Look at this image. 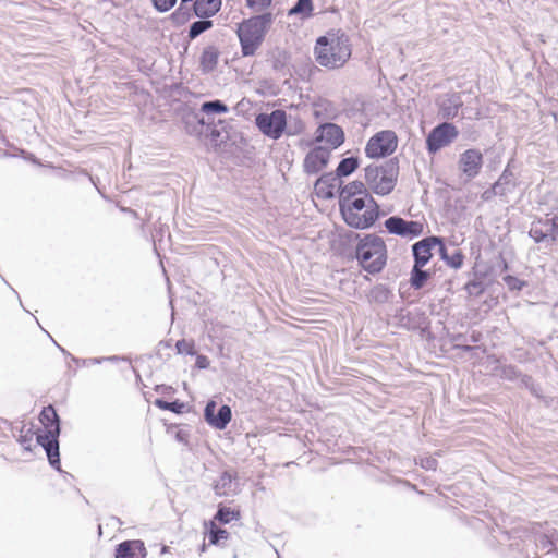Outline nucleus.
I'll use <instances>...</instances> for the list:
<instances>
[{"label":"nucleus","mask_w":558,"mask_h":558,"mask_svg":"<svg viewBox=\"0 0 558 558\" xmlns=\"http://www.w3.org/2000/svg\"><path fill=\"white\" fill-rule=\"evenodd\" d=\"M201 111L204 113H227L229 108L221 100L206 101L202 105Z\"/></svg>","instance_id":"a18cd8bd"},{"label":"nucleus","mask_w":558,"mask_h":558,"mask_svg":"<svg viewBox=\"0 0 558 558\" xmlns=\"http://www.w3.org/2000/svg\"><path fill=\"white\" fill-rule=\"evenodd\" d=\"M440 454V450H437L434 456L428 457H421V469H424L426 471H436L438 466V461L436 459V456Z\"/></svg>","instance_id":"8fccbe9b"},{"label":"nucleus","mask_w":558,"mask_h":558,"mask_svg":"<svg viewBox=\"0 0 558 558\" xmlns=\"http://www.w3.org/2000/svg\"><path fill=\"white\" fill-rule=\"evenodd\" d=\"M330 158V149L323 147V146H316L313 149H311L304 159V171L307 174H316L320 170H323Z\"/></svg>","instance_id":"f3484780"},{"label":"nucleus","mask_w":558,"mask_h":558,"mask_svg":"<svg viewBox=\"0 0 558 558\" xmlns=\"http://www.w3.org/2000/svg\"><path fill=\"white\" fill-rule=\"evenodd\" d=\"M387 231L402 238L414 239L418 236V222L408 221L399 216L389 217L385 221Z\"/></svg>","instance_id":"dca6fc26"},{"label":"nucleus","mask_w":558,"mask_h":558,"mask_svg":"<svg viewBox=\"0 0 558 558\" xmlns=\"http://www.w3.org/2000/svg\"><path fill=\"white\" fill-rule=\"evenodd\" d=\"M502 281L507 286L508 290L510 292H520L525 287L529 286V282L526 280L520 279L519 277L514 275L507 274L502 277Z\"/></svg>","instance_id":"a19ab883"},{"label":"nucleus","mask_w":558,"mask_h":558,"mask_svg":"<svg viewBox=\"0 0 558 558\" xmlns=\"http://www.w3.org/2000/svg\"><path fill=\"white\" fill-rule=\"evenodd\" d=\"M497 259V266L500 268L501 271H507L510 268L508 260L504 257V254L501 252L498 254Z\"/></svg>","instance_id":"4d7b16f0"},{"label":"nucleus","mask_w":558,"mask_h":558,"mask_svg":"<svg viewBox=\"0 0 558 558\" xmlns=\"http://www.w3.org/2000/svg\"><path fill=\"white\" fill-rule=\"evenodd\" d=\"M182 121L186 133L193 136L203 135L205 126L209 128V120H205L204 117L192 110L184 113Z\"/></svg>","instance_id":"412c9836"},{"label":"nucleus","mask_w":558,"mask_h":558,"mask_svg":"<svg viewBox=\"0 0 558 558\" xmlns=\"http://www.w3.org/2000/svg\"><path fill=\"white\" fill-rule=\"evenodd\" d=\"M151 3L158 12L163 13L171 10L175 5L177 0H151Z\"/></svg>","instance_id":"864d4df0"},{"label":"nucleus","mask_w":558,"mask_h":558,"mask_svg":"<svg viewBox=\"0 0 558 558\" xmlns=\"http://www.w3.org/2000/svg\"><path fill=\"white\" fill-rule=\"evenodd\" d=\"M175 438L178 441L185 442L186 441V435L182 430H179L175 435Z\"/></svg>","instance_id":"0e129e2a"},{"label":"nucleus","mask_w":558,"mask_h":558,"mask_svg":"<svg viewBox=\"0 0 558 558\" xmlns=\"http://www.w3.org/2000/svg\"><path fill=\"white\" fill-rule=\"evenodd\" d=\"M537 223L547 228L550 234V242H556L558 239V214H554L551 218H537Z\"/></svg>","instance_id":"58836bf2"},{"label":"nucleus","mask_w":558,"mask_h":558,"mask_svg":"<svg viewBox=\"0 0 558 558\" xmlns=\"http://www.w3.org/2000/svg\"><path fill=\"white\" fill-rule=\"evenodd\" d=\"M447 336V342L451 345L453 350H461L463 352H474L480 349L477 345H470L469 344V333L463 332H446Z\"/></svg>","instance_id":"cd10ccee"},{"label":"nucleus","mask_w":558,"mask_h":558,"mask_svg":"<svg viewBox=\"0 0 558 558\" xmlns=\"http://www.w3.org/2000/svg\"><path fill=\"white\" fill-rule=\"evenodd\" d=\"M246 1L250 7L258 5L260 8H266V7L270 5V3H271V0H246Z\"/></svg>","instance_id":"bf43d9fd"},{"label":"nucleus","mask_w":558,"mask_h":558,"mask_svg":"<svg viewBox=\"0 0 558 558\" xmlns=\"http://www.w3.org/2000/svg\"><path fill=\"white\" fill-rule=\"evenodd\" d=\"M234 478L235 476L231 472H222L214 484L215 494L218 496L234 495L236 493V484L234 483Z\"/></svg>","instance_id":"393cba45"},{"label":"nucleus","mask_w":558,"mask_h":558,"mask_svg":"<svg viewBox=\"0 0 558 558\" xmlns=\"http://www.w3.org/2000/svg\"><path fill=\"white\" fill-rule=\"evenodd\" d=\"M438 327L440 328L441 333L446 331L445 325L438 320ZM421 342H425V349L436 356L440 355V353L445 352L444 347L448 344L447 337L444 335L437 336L433 332L430 328V322L425 316L424 313L421 312Z\"/></svg>","instance_id":"f8f14e48"},{"label":"nucleus","mask_w":558,"mask_h":558,"mask_svg":"<svg viewBox=\"0 0 558 558\" xmlns=\"http://www.w3.org/2000/svg\"><path fill=\"white\" fill-rule=\"evenodd\" d=\"M205 132H207V135H209L213 140H217L220 136V132L211 126V122L209 121V128L205 126Z\"/></svg>","instance_id":"e2e57ef3"},{"label":"nucleus","mask_w":558,"mask_h":558,"mask_svg":"<svg viewBox=\"0 0 558 558\" xmlns=\"http://www.w3.org/2000/svg\"><path fill=\"white\" fill-rule=\"evenodd\" d=\"M217 404L215 401L207 402L204 410L206 422L217 429H225L232 418L231 408L227 404L221 405L216 413Z\"/></svg>","instance_id":"4468645a"},{"label":"nucleus","mask_w":558,"mask_h":558,"mask_svg":"<svg viewBox=\"0 0 558 558\" xmlns=\"http://www.w3.org/2000/svg\"><path fill=\"white\" fill-rule=\"evenodd\" d=\"M462 117L469 120H481L483 118L482 109L473 106H462Z\"/></svg>","instance_id":"09e8293b"},{"label":"nucleus","mask_w":558,"mask_h":558,"mask_svg":"<svg viewBox=\"0 0 558 558\" xmlns=\"http://www.w3.org/2000/svg\"><path fill=\"white\" fill-rule=\"evenodd\" d=\"M514 167V158H510L504 168L501 174L498 177V179L494 182L499 190H502L506 192V196L509 193L514 192V190L518 187V179L515 178L512 169Z\"/></svg>","instance_id":"4be33fe9"},{"label":"nucleus","mask_w":558,"mask_h":558,"mask_svg":"<svg viewBox=\"0 0 558 558\" xmlns=\"http://www.w3.org/2000/svg\"><path fill=\"white\" fill-rule=\"evenodd\" d=\"M315 141L325 142L330 150L336 149L344 142V132L335 123H324L317 129Z\"/></svg>","instance_id":"a211bd4d"},{"label":"nucleus","mask_w":558,"mask_h":558,"mask_svg":"<svg viewBox=\"0 0 558 558\" xmlns=\"http://www.w3.org/2000/svg\"><path fill=\"white\" fill-rule=\"evenodd\" d=\"M433 272L430 269L421 268V288L432 278Z\"/></svg>","instance_id":"13d9d810"},{"label":"nucleus","mask_w":558,"mask_h":558,"mask_svg":"<svg viewBox=\"0 0 558 558\" xmlns=\"http://www.w3.org/2000/svg\"><path fill=\"white\" fill-rule=\"evenodd\" d=\"M175 349L179 354H187V355L196 354L195 343L193 340H190V341H187L185 339L179 340L175 343Z\"/></svg>","instance_id":"de8ad7c7"},{"label":"nucleus","mask_w":558,"mask_h":558,"mask_svg":"<svg viewBox=\"0 0 558 558\" xmlns=\"http://www.w3.org/2000/svg\"><path fill=\"white\" fill-rule=\"evenodd\" d=\"M397 136L392 131H380L372 136L365 147L369 158H383L391 155L397 148Z\"/></svg>","instance_id":"9b49d317"},{"label":"nucleus","mask_w":558,"mask_h":558,"mask_svg":"<svg viewBox=\"0 0 558 558\" xmlns=\"http://www.w3.org/2000/svg\"><path fill=\"white\" fill-rule=\"evenodd\" d=\"M420 495H421V497H425V498H428V499L430 497L429 494H425L423 490L420 492Z\"/></svg>","instance_id":"774afa93"},{"label":"nucleus","mask_w":558,"mask_h":558,"mask_svg":"<svg viewBox=\"0 0 558 558\" xmlns=\"http://www.w3.org/2000/svg\"><path fill=\"white\" fill-rule=\"evenodd\" d=\"M365 184L366 182L353 181L344 185L339 193V206L354 201V198H367V195L371 194Z\"/></svg>","instance_id":"aec40b11"},{"label":"nucleus","mask_w":558,"mask_h":558,"mask_svg":"<svg viewBox=\"0 0 558 558\" xmlns=\"http://www.w3.org/2000/svg\"><path fill=\"white\" fill-rule=\"evenodd\" d=\"M529 235L537 244L550 242V234L548 233L547 228L537 223V219L532 223Z\"/></svg>","instance_id":"c9c22d12"},{"label":"nucleus","mask_w":558,"mask_h":558,"mask_svg":"<svg viewBox=\"0 0 558 558\" xmlns=\"http://www.w3.org/2000/svg\"><path fill=\"white\" fill-rule=\"evenodd\" d=\"M535 544L548 554L556 551L558 547V530L550 529L535 535Z\"/></svg>","instance_id":"a878e982"},{"label":"nucleus","mask_w":558,"mask_h":558,"mask_svg":"<svg viewBox=\"0 0 558 558\" xmlns=\"http://www.w3.org/2000/svg\"><path fill=\"white\" fill-rule=\"evenodd\" d=\"M418 242L412 244V255H413V267L411 270L410 283L400 284L399 292L400 296L405 300V294L411 288L414 290H418Z\"/></svg>","instance_id":"b1692460"},{"label":"nucleus","mask_w":558,"mask_h":558,"mask_svg":"<svg viewBox=\"0 0 558 558\" xmlns=\"http://www.w3.org/2000/svg\"><path fill=\"white\" fill-rule=\"evenodd\" d=\"M209 360L206 355H203V354H197L196 356V362H195V366L198 368V369H206L209 367Z\"/></svg>","instance_id":"6e6d98bb"},{"label":"nucleus","mask_w":558,"mask_h":558,"mask_svg":"<svg viewBox=\"0 0 558 558\" xmlns=\"http://www.w3.org/2000/svg\"><path fill=\"white\" fill-rule=\"evenodd\" d=\"M316 60L322 66L340 68L351 57V48L347 37H338L329 41L327 37H319L316 43Z\"/></svg>","instance_id":"20e7f679"},{"label":"nucleus","mask_w":558,"mask_h":558,"mask_svg":"<svg viewBox=\"0 0 558 558\" xmlns=\"http://www.w3.org/2000/svg\"><path fill=\"white\" fill-rule=\"evenodd\" d=\"M272 22V15L266 13L251 17L238 27V36L244 56H252L263 43L267 28Z\"/></svg>","instance_id":"7ed1b4c3"},{"label":"nucleus","mask_w":558,"mask_h":558,"mask_svg":"<svg viewBox=\"0 0 558 558\" xmlns=\"http://www.w3.org/2000/svg\"><path fill=\"white\" fill-rule=\"evenodd\" d=\"M255 124L265 136L278 140L286 130L287 113L281 109H276L270 113L262 112L256 116Z\"/></svg>","instance_id":"9d476101"},{"label":"nucleus","mask_w":558,"mask_h":558,"mask_svg":"<svg viewBox=\"0 0 558 558\" xmlns=\"http://www.w3.org/2000/svg\"><path fill=\"white\" fill-rule=\"evenodd\" d=\"M209 532H208V539L209 544L211 545H218L222 539H227L229 536V533L226 530L217 527L214 521H210L209 523Z\"/></svg>","instance_id":"37998d69"},{"label":"nucleus","mask_w":558,"mask_h":558,"mask_svg":"<svg viewBox=\"0 0 558 558\" xmlns=\"http://www.w3.org/2000/svg\"><path fill=\"white\" fill-rule=\"evenodd\" d=\"M483 162V154L480 149L468 148L462 154H460L458 168L462 175L466 178V180H473L480 174Z\"/></svg>","instance_id":"ddd939ff"},{"label":"nucleus","mask_w":558,"mask_h":558,"mask_svg":"<svg viewBox=\"0 0 558 558\" xmlns=\"http://www.w3.org/2000/svg\"><path fill=\"white\" fill-rule=\"evenodd\" d=\"M213 27V21L210 20H199L195 21L191 24L189 29V37L194 39L199 36L205 31Z\"/></svg>","instance_id":"c03bdc74"},{"label":"nucleus","mask_w":558,"mask_h":558,"mask_svg":"<svg viewBox=\"0 0 558 558\" xmlns=\"http://www.w3.org/2000/svg\"><path fill=\"white\" fill-rule=\"evenodd\" d=\"M313 0H298L296 3L288 11L289 16H300L302 20L313 15Z\"/></svg>","instance_id":"7c9ffc66"},{"label":"nucleus","mask_w":558,"mask_h":558,"mask_svg":"<svg viewBox=\"0 0 558 558\" xmlns=\"http://www.w3.org/2000/svg\"><path fill=\"white\" fill-rule=\"evenodd\" d=\"M494 196H499V197L506 196V192H504L502 190H499L495 183H493L488 189H486L482 193V199L487 202V201H490Z\"/></svg>","instance_id":"603ef678"},{"label":"nucleus","mask_w":558,"mask_h":558,"mask_svg":"<svg viewBox=\"0 0 558 558\" xmlns=\"http://www.w3.org/2000/svg\"><path fill=\"white\" fill-rule=\"evenodd\" d=\"M434 239H438L437 240V244L434 245V248L437 253V255L439 256V258L445 262L446 257L448 256L449 254V250H448V246H447V243H446V240L445 238L440 236V235H433Z\"/></svg>","instance_id":"3c124183"},{"label":"nucleus","mask_w":558,"mask_h":558,"mask_svg":"<svg viewBox=\"0 0 558 558\" xmlns=\"http://www.w3.org/2000/svg\"><path fill=\"white\" fill-rule=\"evenodd\" d=\"M338 179L339 178L333 173L323 174L315 183L317 193L326 198L333 197Z\"/></svg>","instance_id":"bb28decb"},{"label":"nucleus","mask_w":558,"mask_h":558,"mask_svg":"<svg viewBox=\"0 0 558 558\" xmlns=\"http://www.w3.org/2000/svg\"><path fill=\"white\" fill-rule=\"evenodd\" d=\"M501 535L505 537L506 541H509V548L510 550L521 551L522 550V539L519 535L518 530H505L501 531Z\"/></svg>","instance_id":"79ce46f5"},{"label":"nucleus","mask_w":558,"mask_h":558,"mask_svg":"<svg viewBox=\"0 0 558 558\" xmlns=\"http://www.w3.org/2000/svg\"><path fill=\"white\" fill-rule=\"evenodd\" d=\"M483 339V335L480 331L473 330L469 335V343H478Z\"/></svg>","instance_id":"680f3d73"},{"label":"nucleus","mask_w":558,"mask_h":558,"mask_svg":"<svg viewBox=\"0 0 558 558\" xmlns=\"http://www.w3.org/2000/svg\"><path fill=\"white\" fill-rule=\"evenodd\" d=\"M521 388L526 389L533 397L544 403L545 407L549 408L553 404V397L545 396L543 393V388L539 383H537L533 376L525 374L522 376V380L519 384Z\"/></svg>","instance_id":"5701e85b"},{"label":"nucleus","mask_w":558,"mask_h":558,"mask_svg":"<svg viewBox=\"0 0 558 558\" xmlns=\"http://www.w3.org/2000/svg\"><path fill=\"white\" fill-rule=\"evenodd\" d=\"M432 387L425 381H421V404L428 405L432 401Z\"/></svg>","instance_id":"5fc2aeb1"},{"label":"nucleus","mask_w":558,"mask_h":558,"mask_svg":"<svg viewBox=\"0 0 558 558\" xmlns=\"http://www.w3.org/2000/svg\"><path fill=\"white\" fill-rule=\"evenodd\" d=\"M494 371L497 373V375L508 381H515L517 379L522 380V376L525 374L522 373L520 368H518L513 364H505V365H496Z\"/></svg>","instance_id":"c756f323"},{"label":"nucleus","mask_w":558,"mask_h":558,"mask_svg":"<svg viewBox=\"0 0 558 558\" xmlns=\"http://www.w3.org/2000/svg\"><path fill=\"white\" fill-rule=\"evenodd\" d=\"M160 73L161 72H153V76L150 77L155 90L171 102L187 104L192 95L191 92L183 86L182 83L174 82L172 78L163 77L159 80Z\"/></svg>","instance_id":"1a4fd4ad"},{"label":"nucleus","mask_w":558,"mask_h":558,"mask_svg":"<svg viewBox=\"0 0 558 558\" xmlns=\"http://www.w3.org/2000/svg\"><path fill=\"white\" fill-rule=\"evenodd\" d=\"M420 482H421V484H423L425 486H432V484H429L427 482V477H423L422 475H421Z\"/></svg>","instance_id":"338daca9"},{"label":"nucleus","mask_w":558,"mask_h":558,"mask_svg":"<svg viewBox=\"0 0 558 558\" xmlns=\"http://www.w3.org/2000/svg\"><path fill=\"white\" fill-rule=\"evenodd\" d=\"M371 303L385 304L391 298V291L384 284L373 287L367 295Z\"/></svg>","instance_id":"473e14b6"},{"label":"nucleus","mask_w":558,"mask_h":558,"mask_svg":"<svg viewBox=\"0 0 558 558\" xmlns=\"http://www.w3.org/2000/svg\"><path fill=\"white\" fill-rule=\"evenodd\" d=\"M459 129L449 121H442L435 125L425 137V147L429 155H436L442 148L449 146L459 136Z\"/></svg>","instance_id":"6e6552de"},{"label":"nucleus","mask_w":558,"mask_h":558,"mask_svg":"<svg viewBox=\"0 0 558 558\" xmlns=\"http://www.w3.org/2000/svg\"><path fill=\"white\" fill-rule=\"evenodd\" d=\"M239 518L240 511L230 509L225 506H219L215 515V520L219 521L221 524H228L232 520H238Z\"/></svg>","instance_id":"4c0bfd02"},{"label":"nucleus","mask_w":558,"mask_h":558,"mask_svg":"<svg viewBox=\"0 0 558 558\" xmlns=\"http://www.w3.org/2000/svg\"><path fill=\"white\" fill-rule=\"evenodd\" d=\"M219 52L215 47H208L203 51L202 65L204 70H213L217 65Z\"/></svg>","instance_id":"ea45409f"},{"label":"nucleus","mask_w":558,"mask_h":558,"mask_svg":"<svg viewBox=\"0 0 558 558\" xmlns=\"http://www.w3.org/2000/svg\"><path fill=\"white\" fill-rule=\"evenodd\" d=\"M438 116L448 121L458 116V111L463 106L461 94L457 92L447 93L436 100Z\"/></svg>","instance_id":"2eb2a0df"},{"label":"nucleus","mask_w":558,"mask_h":558,"mask_svg":"<svg viewBox=\"0 0 558 558\" xmlns=\"http://www.w3.org/2000/svg\"><path fill=\"white\" fill-rule=\"evenodd\" d=\"M40 421L45 428L38 430L36 440L47 454L49 464L56 470L61 472L60 452L58 437L60 435L59 416L52 405L43 409L40 413Z\"/></svg>","instance_id":"f257e3e1"},{"label":"nucleus","mask_w":558,"mask_h":558,"mask_svg":"<svg viewBox=\"0 0 558 558\" xmlns=\"http://www.w3.org/2000/svg\"><path fill=\"white\" fill-rule=\"evenodd\" d=\"M464 259H465V256H464L463 252L460 248H457L453 246L452 252L451 253L449 252V254L446 257L444 263L448 267H450L454 270H458L463 266Z\"/></svg>","instance_id":"e433bc0d"},{"label":"nucleus","mask_w":558,"mask_h":558,"mask_svg":"<svg viewBox=\"0 0 558 558\" xmlns=\"http://www.w3.org/2000/svg\"><path fill=\"white\" fill-rule=\"evenodd\" d=\"M345 223L355 229H366L378 219L379 206L375 199L367 195V198H354L339 206Z\"/></svg>","instance_id":"f03ea898"},{"label":"nucleus","mask_w":558,"mask_h":558,"mask_svg":"<svg viewBox=\"0 0 558 558\" xmlns=\"http://www.w3.org/2000/svg\"><path fill=\"white\" fill-rule=\"evenodd\" d=\"M462 289L469 296L478 298L492 287L496 279L495 265L482 259L478 253Z\"/></svg>","instance_id":"0eeeda50"},{"label":"nucleus","mask_w":558,"mask_h":558,"mask_svg":"<svg viewBox=\"0 0 558 558\" xmlns=\"http://www.w3.org/2000/svg\"><path fill=\"white\" fill-rule=\"evenodd\" d=\"M398 173V161L390 159L381 166H367L365 168V182L372 192L385 196L395 189Z\"/></svg>","instance_id":"39448f33"},{"label":"nucleus","mask_w":558,"mask_h":558,"mask_svg":"<svg viewBox=\"0 0 558 558\" xmlns=\"http://www.w3.org/2000/svg\"><path fill=\"white\" fill-rule=\"evenodd\" d=\"M314 116L317 119H335L336 118V109L327 100H320L314 106Z\"/></svg>","instance_id":"f704fd0d"},{"label":"nucleus","mask_w":558,"mask_h":558,"mask_svg":"<svg viewBox=\"0 0 558 558\" xmlns=\"http://www.w3.org/2000/svg\"><path fill=\"white\" fill-rule=\"evenodd\" d=\"M357 167L359 159L356 157L343 158L336 169V175L338 178L348 177L351 173H353L357 169Z\"/></svg>","instance_id":"72a5a7b5"},{"label":"nucleus","mask_w":558,"mask_h":558,"mask_svg":"<svg viewBox=\"0 0 558 558\" xmlns=\"http://www.w3.org/2000/svg\"><path fill=\"white\" fill-rule=\"evenodd\" d=\"M155 405L158 407L159 409L169 410V411H171L173 413H178V414L182 413L185 408V404L179 400L168 402L162 399H156Z\"/></svg>","instance_id":"49530a36"},{"label":"nucleus","mask_w":558,"mask_h":558,"mask_svg":"<svg viewBox=\"0 0 558 558\" xmlns=\"http://www.w3.org/2000/svg\"><path fill=\"white\" fill-rule=\"evenodd\" d=\"M356 258L368 272L374 274L380 271L387 259L384 240L375 234L366 235L357 244Z\"/></svg>","instance_id":"423d86ee"},{"label":"nucleus","mask_w":558,"mask_h":558,"mask_svg":"<svg viewBox=\"0 0 558 558\" xmlns=\"http://www.w3.org/2000/svg\"><path fill=\"white\" fill-rule=\"evenodd\" d=\"M437 240L433 235L421 239V268H424L434 256L433 251H435L434 245L437 244Z\"/></svg>","instance_id":"2f4dec72"},{"label":"nucleus","mask_w":558,"mask_h":558,"mask_svg":"<svg viewBox=\"0 0 558 558\" xmlns=\"http://www.w3.org/2000/svg\"><path fill=\"white\" fill-rule=\"evenodd\" d=\"M116 558H145L147 549L141 539L124 541L116 547Z\"/></svg>","instance_id":"6ab92c4d"},{"label":"nucleus","mask_w":558,"mask_h":558,"mask_svg":"<svg viewBox=\"0 0 558 558\" xmlns=\"http://www.w3.org/2000/svg\"><path fill=\"white\" fill-rule=\"evenodd\" d=\"M488 360L492 361L493 363H496V364L500 363V359L497 357L495 354L489 355Z\"/></svg>","instance_id":"69168bd1"},{"label":"nucleus","mask_w":558,"mask_h":558,"mask_svg":"<svg viewBox=\"0 0 558 558\" xmlns=\"http://www.w3.org/2000/svg\"><path fill=\"white\" fill-rule=\"evenodd\" d=\"M102 360L113 361V360H117V356H110V357H105V359H88V360H83L82 363H83V365L99 364L102 362Z\"/></svg>","instance_id":"052dcab7"},{"label":"nucleus","mask_w":558,"mask_h":558,"mask_svg":"<svg viewBox=\"0 0 558 558\" xmlns=\"http://www.w3.org/2000/svg\"><path fill=\"white\" fill-rule=\"evenodd\" d=\"M193 8L198 17H210L220 10L221 0H195Z\"/></svg>","instance_id":"c85d7f7f"}]
</instances>
